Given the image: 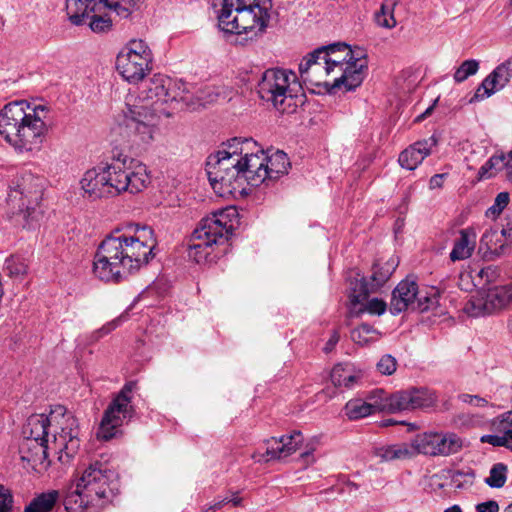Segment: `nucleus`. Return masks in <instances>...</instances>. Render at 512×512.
I'll list each match as a JSON object with an SVG mask.
<instances>
[{
    "instance_id": "1",
    "label": "nucleus",
    "mask_w": 512,
    "mask_h": 512,
    "mask_svg": "<svg viewBox=\"0 0 512 512\" xmlns=\"http://www.w3.org/2000/svg\"><path fill=\"white\" fill-rule=\"evenodd\" d=\"M266 153L252 138L235 137L208 157L206 171L211 186L220 196L244 190V184L267 183Z\"/></svg>"
},
{
    "instance_id": "2",
    "label": "nucleus",
    "mask_w": 512,
    "mask_h": 512,
    "mask_svg": "<svg viewBox=\"0 0 512 512\" xmlns=\"http://www.w3.org/2000/svg\"><path fill=\"white\" fill-rule=\"evenodd\" d=\"M52 431L54 449L67 457L79 448L78 423L76 418L62 406L48 415H31L22 430L23 440L19 445V455L25 468L42 472L49 467L47 450Z\"/></svg>"
},
{
    "instance_id": "3",
    "label": "nucleus",
    "mask_w": 512,
    "mask_h": 512,
    "mask_svg": "<svg viewBox=\"0 0 512 512\" xmlns=\"http://www.w3.org/2000/svg\"><path fill=\"white\" fill-rule=\"evenodd\" d=\"M156 239L149 227L134 235L115 232L104 238L94 256L93 273L105 282H119L138 271L154 257Z\"/></svg>"
},
{
    "instance_id": "4",
    "label": "nucleus",
    "mask_w": 512,
    "mask_h": 512,
    "mask_svg": "<svg viewBox=\"0 0 512 512\" xmlns=\"http://www.w3.org/2000/svg\"><path fill=\"white\" fill-rule=\"evenodd\" d=\"M171 79L154 75L138 96L126 97L125 107L117 117L119 126L123 127L130 140L137 145H148L155 139L159 130L160 117L154 109L157 102H168Z\"/></svg>"
},
{
    "instance_id": "5",
    "label": "nucleus",
    "mask_w": 512,
    "mask_h": 512,
    "mask_svg": "<svg viewBox=\"0 0 512 512\" xmlns=\"http://www.w3.org/2000/svg\"><path fill=\"white\" fill-rule=\"evenodd\" d=\"M53 121L49 107L13 101L0 111V135L16 151H39Z\"/></svg>"
},
{
    "instance_id": "6",
    "label": "nucleus",
    "mask_w": 512,
    "mask_h": 512,
    "mask_svg": "<svg viewBox=\"0 0 512 512\" xmlns=\"http://www.w3.org/2000/svg\"><path fill=\"white\" fill-rule=\"evenodd\" d=\"M149 183L150 175L146 165L128 157L93 167L80 180L84 194L92 200L112 198L124 192L136 194Z\"/></svg>"
},
{
    "instance_id": "7",
    "label": "nucleus",
    "mask_w": 512,
    "mask_h": 512,
    "mask_svg": "<svg viewBox=\"0 0 512 512\" xmlns=\"http://www.w3.org/2000/svg\"><path fill=\"white\" fill-rule=\"evenodd\" d=\"M218 27L227 34H245L253 40L264 32L269 20L271 0H216Z\"/></svg>"
},
{
    "instance_id": "8",
    "label": "nucleus",
    "mask_w": 512,
    "mask_h": 512,
    "mask_svg": "<svg viewBox=\"0 0 512 512\" xmlns=\"http://www.w3.org/2000/svg\"><path fill=\"white\" fill-rule=\"evenodd\" d=\"M238 212L226 207L204 217L194 229L188 247V257L200 264L208 261L214 246L227 241L238 224Z\"/></svg>"
},
{
    "instance_id": "9",
    "label": "nucleus",
    "mask_w": 512,
    "mask_h": 512,
    "mask_svg": "<svg viewBox=\"0 0 512 512\" xmlns=\"http://www.w3.org/2000/svg\"><path fill=\"white\" fill-rule=\"evenodd\" d=\"M117 475L101 462L90 464L75 480V488L66 498V504L79 508L102 506L116 495Z\"/></svg>"
},
{
    "instance_id": "10",
    "label": "nucleus",
    "mask_w": 512,
    "mask_h": 512,
    "mask_svg": "<svg viewBox=\"0 0 512 512\" xmlns=\"http://www.w3.org/2000/svg\"><path fill=\"white\" fill-rule=\"evenodd\" d=\"M324 58L335 73L332 89L352 91L359 87L367 74V60L355 57L351 48L345 43L320 47Z\"/></svg>"
},
{
    "instance_id": "11",
    "label": "nucleus",
    "mask_w": 512,
    "mask_h": 512,
    "mask_svg": "<svg viewBox=\"0 0 512 512\" xmlns=\"http://www.w3.org/2000/svg\"><path fill=\"white\" fill-rule=\"evenodd\" d=\"M300 90L296 74L291 70L273 68L266 70L258 83V93L261 99L271 102L281 111L287 112L297 104L294 98Z\"/></svg>"
},
{
    "instance_id": "12",
    "label": "nucleus",
    "mask_w": 512,
    "mask_h": 512,
    "mask_svg": "<svg viewBox=\"0 0 512 512\" xmlns=\"http://www.w3.org/2000/svg\"><path fill=\"white\" fill-rule=\"evenodd\" d=\"M154 55L148 43L142 39H131L116 56V70L121 77L137 84L144 80L153 69Z\"/></svg>"
},
{
    "instance_id": "13",
    "label": "nucleus",
    "mask_w": 512,
    "mask_h": 512,
    "mask_svg": "<svg viewBox=\"0 0 512 512\" xmlns=\"http://www.w3.org/2000/svg\"><path fill=\"white\" fill-rule=\"evenodd\" d=\"M439 291L436 287L419 288L417 282L407 277L400 281L392 292L390 312L400 314L408 309L425 312L439 304Z\"/></svg>"
},
{
    "instance_id": "14",
    "label": "nucleus",
    "mask_w": 512,
    "mask_h": 512,
    "mask_svg": "<svg viewBox=\"0 0 512 512\" xmlns=\"http://www.w3.org/2000/svg\"><path fill=\"white\" fill-rule=\"evenodd\" d=\"M136 387V382L129 381L112 398L100 422L97 432L99 439H112L118 434L119 428L133 418L135 409L132 405V393Z\"/></svg>"
},
{
    "instance_id": "15",
    "label": "nucleus",
    "mask_w": 512,
    "mask_h": 512,
    "mask_svg": "<svg viewBox=\"0 0 512 512\" xmlns=\"http://www.w3.org/2000/svg\"><path fill=\"white\" fill-rule=\"evenodd\" d=\"M512 302V283L494 285L480 296H472L465 304L464 312L470 317H481L494 313Z\"/></svg>"
},
{
    "instance_id": "16",
    "label": "nucleus",
    "mask_w": 512,
    "mask_h": 512,
    "mask_svg": "<svg viewBox=\"0 0 512 512\" xmlns=\"http://www.w3.org/2000/svg\"><path fill=\"white\" fill-rule=\"evenodd\" d=\"M322 54V50L317 48L301 60L299 64L301 80L315 86L323 85L329 92H335L337 89L331 88L335 73L325 60V55Z\"/></svg>"
},
{
    "instance_id": "17",
    "label": "nucleus",
    "mask_w": 512,
    "mask_h": 512,
    "mask_svg": "<svg viewBox=\"0 0 512 512\" xmlns=\"http://www.w3.org/2000/svg\"><path fill=\"white\" fill-rule=\"evenodd\" d=\"M391 274L392 270L390 267L383 268L375 265L369 280L359 274H357L354 279H350L349 298H351L354 307L356 304L361 303L363 300L368 298L370 293L376 292L380 287H382Z\"/></svg>"
},
{
    "instance_id": "18",
    "label": "nucleus",
    "mask_w": 512,
    "mask_h": 512,
    "mask_svg": "<svg viewBox=\"0 0 512 512\" xmlns=\"http://www.w3.org/2000/svg\"><path fill=\"white\" fill-rule=\"evenodd\" d=\"M303 441L300 431H294L289 435H283L280 438H271L266 441L265 453L255 452L252 459L256 462H268L270 460L281 459L294 453Z\"/></svg>"
},
{
    "instance_id": "19",
    "label": "nucleus",
    "mask_w": 512,
    "mask_h": 512,
    "mask_svg": "<svg viewBox=\"0 0 512 512\" xmlns=\"http://www.w3.org/2000/svg\"><path fill=\"white\" fill-rule=\"evenodd\" d=\"M512 77L511 62L505 61L499 64L489 75H487L477 88L470 102L482 101L489 98L497 91L502 90Z\"/></svg>"
},
{
    "instance_id": "20",
    "label": "nucleus",
    "mask_w": 512,
    "mask_h": 512,
    "mask_svg": "<svg viewBox=\"0 0 512 512\" xmlns=\"http://www.w3.org/2000/svg\"><path fill=\"white\" fill-rule=\"evenodd\" d=\"M26 179H22V183L17 185V188H11L8 199L14 202L18 196L20 200L19 209L24 213L28 225H33V222H38L42 217V212L36 208L37 201L40 197V190H27L25 186Z\"/></svg>"
},
{
    "instance_id": "21",
    "label": "nucleus",
    "mask_w": 512,
    "mask_h": 512,
    "mask_svg": "<svg viewBox=\"0 0 512 512\" xmlns=\"http://www.w3.org/2000/svg\"><path fill=\"white\" fill-rule=\"evenodd\" d=\"M436 144L437 139L434 136L411 144L400 153L398 157L400 166L407 170H415L431 154Z\"/></svg>"
},
{
    "instance_id": "22",
    "label": "nucleus",
    "mask_w": 512,
    "mask_h": 512,
    "mask_svg": "<svg viewBox=\"0 0 512 512\" xmlns=\"http://www.w3.org/2000/svg\"><path fill=\"white\" fill-rule=\"evenodd\" d=\"M330 378L335 387L352 389L363 383L365 372L353 363H338L333 367Z\"/></svg>"
},
{
    "instance_id": "23",
    "label": "nucleus",
    "mask_w": 512,
    "mask_h": 512,
    "mask_svg": "<svg viewBox=\"0 0 512 512\" xmlns=\"http://www.w3.org/2000/svg\"><path fill=\"white\" fill-rule=\"evenodd\" d=\"M511 242L498 229H487L479 241V252L484 258L494 260L505 254Z\"/></svg>"
},
{
    "instance_id": "24",
    "label": "nucleus",
    "mask_w": 512,
    "mask_h": 512,
    "mask_svg": "<svg viewBox=\"0 0 512 512\" xmlns=\"http://www.w3.org/2000/svg\"><path fill=\"white\" fill-rule=\"evenodd\" d=\"M476 243L477 233L474 228L468 227L461 229L449 255L451 261L456 262L470 258L476 247Z\"/></svg>"
},
{
    "instance_id": "25",
    "label": "nucleus",
    "mask_w": 512,
    "mask_h": 512,
    "mask_svg": "<svg viewBox=\"0 0 512 512\" xmlns=\"http://www.w3.org/2000/svg\"><path fill=\"white\" fill-rule=\"evenodd\" d=\"M66 13L74 25L83 24L92 13H102L98 0H66Z\"/></svg>"
},
{
    "instance_id": "26",
    "label": "nucleus",
    "mask_w": 512,
    "mask_h": 512,
    "mask_svg": "<svg viewBox=\"0 0 512 512\" xmlns=\"http://www.w3.org/2000/svg\"><path fill=\"white\" fill-rule=\"evenodd\" d=\"M374 456L383 462L404 460L413 456L412 445L407 443H396L380 445L373 449Z\"/></svg>"
},
{
    "instance_id": "27",
    "label": "nucleus",
    "mask_w": 512,
    "mask_h": 512,
    "mask_svg": "<svg viewBox=\"0 0 512 512\" xmlns=\"http://www.w3.org/2000/svg\"><path fill=\"white\" fill-rule=\"evenodd\" d=\"M265 170H267V183L275 181L288 173L290 162L287 154L277 150L270 155L266 154Z\"/></svg>"
},
{
    "instance_id": "28",
    "label": "nucleus",
    "mask_w": 512,
    "mask_h": 512,
    "mask_svg": "<svg viewBox=\"0 0 512 512\" xmlns=\"http://www.w3.org/2000/svg\"><path fill=\"white\" fill-rule=\"evenodd\" d=\"M499 276V270L495 266H487L481 269L472 270L470 277L474 286L478 288L476 296H480L482 293H485L488 288H492V286L497 285L496 283Z\"/></svg>"
},
{
    "instance_id": "29",
    "label": "nucleus",
    "mask_w": 512,
    "mask_h": 512,
    "mask_svg": "<svg viewBox=\"0 0 512 512\" xmlns=\"http://www.w3.org/2000/svg\"><path fill=\"white\" fill-rule=\"evenodd\" d=\"M435 456H449L459 452L463 446L462 439L455 433H438Z\"/></svg>"
},
{
    "instance_id": "30",
    "label": "nucleus",
    "mask_w": 512,
    "mask_h": 512,
    "mask_svg": "<svg viewBox=\"0 0 512 512\" xmlns=\"http://www.w3.org/2000/svg\"><path fill=\"white\" fill-rule=\"evenodd\" d=\"M438 432H425L417 435L411 442L413 455L421 453L424 455L435 456L437 448Z\"/></svg>"
},
{
    "instance_id": "31",
    "label": "nucleus",
    "mask_w": 512,
    "mask_h": 512,
    "mask_svg": "<svg viewBox=\"0 0 512 512\" xmlns=\"http://www.w3.org/2000/svg\"><path fill=\"white\" fill-rule=\"evenodd\" d=\"M409 390L414 410L433 407L437 402L435 392L426 387H411Z\"/></svg>"
},
{
    "instance_id": "32",
    "label": "nucleus",
    "mask_w": 512,
    "mask_h": 512,
    "mask_svg": "<svg viewBox=\"0 0 512 512\" xmlns=\"http://www.w3.org/2000/svg\"><path fill=\"white\" fill-rule=\"evenodd\" d=\"M58 492L51 490L35 497L24 512H50L58 499Z\"/></svg>"
},
{
    "instance_id": "33",
    "label": "nucleus",
    "mask_w": 512,
    "mask_h": 512,
    "mask_svg": "<svg viewBox=\"0 0 512 512\" xmlns=\"http://www.w3.org/2000/svg\"><path fill=\"white\" fill-rule=\"evenodd\" d=\"M345 414L350 420H359L370 415H373L374 412L371 409V406L368 404L366 398L360 399L355 398L349 400L345 407Z\"/></svg>"
},
{
    "instance_id": "34",
    "label": "nucleus",
    "mask_w": 512,
    "mask_h": 512,
    "mask_svg": "<svg viewBox=\"0 0 512 512\" xmlns=\"http://www.w3.org/2000/svg\"><path fill=\"white\" fill-rule=\"evenodd\" d=\"M366 400L371 406L372 411L390 413V394L382 389H374L366 395Z\"/></svg>"
},
{
    "instance_id": "35",
    "label": "nucleus",
    "mask_w": 512,
    "mask_h": 512,
    "mask_svg": "<svg viewBox=\"0 0 512 512\" xmlns=\"http://www.w3.org/2000/svg\"><path fill=\"white\" fill-rule=\"evenodd\" d=\"M390 407V413L414 411L409 388L391 393Z\"/></svg>"
},
{
    "instance_id": "36",
    "label": "nucleus",
    "mask_w": 512,
    "mask_h": 512,
    "mask_svg": "<svg viewBox=\"0 0 512 512\" xmlns=\"http://www.w3.org/2000/svg\"><path fill=\"white\" fill-rule=\"evenodd\" d=\"M363 300L361 303L356 304L354 307V304L352 303V300L350 299L351 303V312L360 314L363 312H367L372 315H382L386 311L387 305L386 302L382 299L378 298H372L368 301Z\"/></svg>"
},
{
    "instance_id": "37",
    "label": "nucleus",
    "mask_w": 512,
    "mask_h": 512,
    "mask_svg": "<svg viewBox=\"0 0 512 512\" xmlns=\"http://www.w3.org/2000/svg\"><path fill=\"white\" fill-rule=\"evenodd\" d=\"M379 332L369 324H361L351 332L352 340L359 345H367L379 339Z\"/></svg>"
},
{
    "instance_id": "38",
    "label": "nucleus",
    "mask_w": 512,
    "mask_h": 512,
    "mask_svg": "<svg viewBox=\"0 0 512 512\" xmlns=\"http://www.w3.org/2000/svg\"><path fill=\"white\" fill-rule=\"evenodd\" d=\"M27 263L25 259L18 255H11L4 262V271L11 278L22 277L27 273Z\"/></svg>"
},
{
    "instance_id": "39",
    "label": "nucleus",
    "mask_w": 512,
    "mask_h": 512,
    "mask_svg": "<svg viewBox=\"0 0 512 512\" xmlns=\"http://www.w3.org/2000/svg\"><path fill=\"white\" fill-rule=\"evenodd\" d=\"M505 154L493 155L485 162L479 170L481 179L491 178L496 172L504 173Z\"/></svg>"
},
{
    "instance_id": "40",
    "label": "nucleus",
    "mask_w": 512,
    "mask_h": 512,
    "mask_svg": "<svg viewBox=\"0 0 512 512\" xmlns=\"http://www.w3.org/2000/svg\"><path fill=\"white\" fill-rule=\"evenodd\" d=\"M507 479V466L503 463H497L490 469L489 477L485 479V483L491 488H501Z\"/></svg>"
},
{
    "instance_id": "41",
    "label": "nucleus",
    "mask_w": 512,
    "mask_h": 512,
    "mask_svg": "<svg viewBox=\"0 0 512 512\" xmlns=\"http://www.w3.org/2000/svg\"><path fill=\"white\" fill-rule=\"evenodd\" d=\"M479 70V61L475 59H469L462 62V64L456 69L453 78L457 83L465 81L468 77L475 75Z\"/></svg>"
},
{
    "instance_id": "42",
    "label": "nucleus",
    "mask_w": 512,
    "mask_h": 512,
    "mask_svg": "<svg viewBox=\"0 0 512 512\" xmlns=\"http://www.w3.org/2000/svg\"><path fill=\"white\" fill-rule=\"evenodd\" d=\"M492 428L512 440V410L503 413L492 421Z\"/></svg>"
},
{
    "instance_id": "43",
    "label": "nucleus",
    "mask_w": 512,
    "mask_h": 512,
    "mask_svg": "<svg viewBox=\"0 0 512 512\" xmlns=\"http://www.w3.org/2000/svg\"><path fill=\"white\" fill-rule=\"evenodd\" d=\"M220 96V91L218 88L213 86H205L202 89H199L196 92V104L198 106H205L207 104H211Z\"/></svg>"
},
{
    "instance_id": "44",
    "label": "nucleus",
    "mask_w": 512,
    "mask_h": 512,
    "mask_svg": "<svg viewBox=\"0 0 512 512\" xmlns=\"http://www.w3.org/2000/svg\"><path fill=\"white\" fill-rule=\"evenodd\" d=\"M510 201L508 192H500L497 194L494 203L486 211V216L489 218H497L502 211L507 207Z\"/></svg>"
},
{
    "instance_id": "45",
    "label": "nucleus",
    "mask_w": 512,
    "mask_h": 512,
    "mask_svg": "<svg viewBox=\"0 0 512 512\" xmlns=\"http://www.w3.org/2000/svg\"><path fill=\"white\" fill-rule=\"evenodd\" d=\"M90 17L91 21L89 22V27L93 32L104 33L111 29L112 21L106 15H101V13H92Z\"/></svg>"
},
{
    "instance_id": "46",
    "label": "nucleus",
    "mask_w": 512,
    "mask_h": 512,
    "mask_svg": "<svg viewBox=\"0 0 512 512\" xmlns=\"http://www.w3.org/2000/svg\"><path fill=\"white\" fill-rule=\"evenodd\" d=\"M375 21L378 26L388 29L396 25L392 10L385 5H382L380 11L375 14Z\"/></svg>"
},
{
    "instance_id": "47",
    "label": "nucleus",
    "mask_w": 512,
    "mask_h": 512,
    "mask_svg": "<svg viewBox=\"0 0 512 512\" xmlns=\"http://www.w3.org/2000/svg\"><path fill=\"white\" fill-rule=\"evenodd\" d=\"M376 368L382 375H392L397 369V360L392 355L385 354L377 362Z\"/></svg>"
},
{
    "instance_id": "48",
    "label": "nucleus",
    "mask_w": 512,
    "mask_h": 512,
    "mask_svg": "<svg viewBox=\"0 0 512 512\" xmlns=\"http://www.w3.org/2000/svg\"><path fill=\"white\" fill-rule=\"evenodd\" d=\"M458 423L467 427H481L486 421L478 414H462L458 417Z\"/></svg>"
},
{
    "instance_id": "49",
    "label": "nucleus",
    "mask_w": 512,
    "mask_h": 512,
    "mask_svg": "<svg viewBox=\"0 0 512 512\" xmlns=\"http://www.w3.org/2000/svg\"><path fill=\"white\" fill-rule=\"evenodd\" d=\"M106 8L115 11V13L121 18H127L131 14V8L127 6L126 2H120L119 0H114L103 6L102 11Z\"/></svg>"
},
{
    "instance_id": "50",
    "label": "nucleus",
    "mask_w": 512,
    "mask_h": 512,
    "mask_svg": "<svg viewBox=\"0 0 512 512\" xmlns=\"http://www.w3.org/2000/svg\"><path fill=\"white\" fill-rule=\"evenodd\" d=\"M13 497L10 491L0 485V512H11Z\"/></svg>"
},
{
    "instance_id": "51",
    "label": "nucleus",
    "mask_w": 512,
    "mask_h": 512,
    "mask_svg": "<svg viewBox=\"0 0 512 512\" xmlns=\"http://www.w3.org/2000/svg\"><path fill=\"white\" fill-rule=\"evenodd\" d=\"M480 441L482 443L491 444L492 446H495V447H507L509 439L504 434H502V435L487 434V435L481 436Z\"/></svg>"
},
{
    "instance_id": "52",
    "label": "nucleus",
    "mask_w": 512,
    "mask_h": 512,
    "mask_svg": "<svg viewBox=\"0 0 512 512\" xmlns=\"http://www.w3.org/2000/svg\"><path fill=\"white\" fill-rule=\"evenodd\" d=\"M459 399L463 403H467L473 405L475 407H484L487 406L489 400L478 395H470V394H461L459 395Z\"/></svg>"
},
{
    "instance_id": "53",
    "label": "nucleus",
    "mask_w": 512,
    "mask_h": 512,
    "mask_svg": "<svg viewBox=\"0 0 512 512\" xmlns=\"http://www.w3.org/2000/svg\"><path fill=\"white\" fill-rule=\"evenodd\" d=\"M125 319L124 315H121L118 318L113 319L112 321L103 325L98 331H96L97 338H100L104 335L109 334L111 331L116 329Z\"/></svg>"
},
{
    "instance_id": "54",
    "label": "nucleus",
    "mask_w": 512,
    "mask_h": 512,
    "mask_svg": "<svg viewBox=\"0 0 512 512\" xmlns=\"http://www.w3.org/2000/svg\"><path fill=\"white\" fill-rule=\"evenodd\" d=\"M502 234L512 242V211H508L502 224Z\"/></svg>"
},
{
    "instance_id": "55",
    "label": "nucleus",
    "mask_w": 512,
    "mask_h": 512,
    "mask_svg": "<svg viewBox=\"0 0 512 512\" xmlns=\"http://www.w3.org/2000/svg\"><path fill=\"white\" fill-rule=\"evenodd\" d=\"M477 512H499V505L496 501L490 500L476 505Z\"/></svg>"
},
{
    "instance_id": "56",
    "label": "nucleus",
    "mask_w": 512,
    "mask_h": 512,
    "mask_svg": "<svg viewBox=\"0 0 512 512\" xmlns=\"http://www.w3.org/2000/svg\"><path fill=\"white\" fill-rule=\"evenodd\" d=\"M504 176L507 181L512 183V149L505 154Z\"/></svg>"
},
{
    "instance_id": "57",
    "label": "nucleus",
    "mask_w": 512,
    "mask_h": 512,
    "mask_svg": "<svg viewBox=\"0 0 512 512\" xmlns=\"http://www.w3.org/2000/svg\"><path fill=\"white\" fill-rule=\"evenodd\" d=\"M447 177L446 173L435 174L429 180V188L431 190L439 189L443 186L444 179Z\"/></svg>"
},
{
    "instance_id": "58",
    "label": "nucleus",
    "mask_w": 512,
    "mask_h": 512,
    "mask_svg": "<svg viewBox=\"0 0 512 512\" xmlns=\"http://www.w3.org/2000/svg\"><path fill=\"white\" fill-rule=\"evenodd\" d=\"M228 498H223L218 501H214L213 503L207 505L203 512H216L217 510H220L225 504H227Z\"/></svg>"
},
{
    "instance_id": "59",
    "label": "nucleus",
    "mask_w": 512,
    "mask_h": 512,
    "mask_svg": "<svg viewBox=\"0 0 512 512\" xmlns=\"http://www.w3.org/2000/svg\"><path fill=\"white\" fill-rule=\"evenodd\" d=\"M339 339V334L336 331H334L324 347L325 352H330L338 343Z\"/></svg>"
},
{
    "instance_id": "60",
    "label": "nucleus",
    "mask_w": 512,
    "mask_h": 512,
    "mask_svg": "<svg viewBox=\"0 0 512 512\" xmlns=\"http://www.w3.org/2000/svg\"><path fill=\"white\" fill-rule=\"evenodd\" d=\"M434 103H436V101ZM434 105L435 104L429 106L422 114L417 116L416 121L420 122V121L424 120L427 116H429L431 114V112L433 111Z\"/></svg>"
},
{
    "instance_id": "61",
    "label": "nucleus",
    "mask_w": 512,
    "mask_h": 512,
    "mask_svg": "<svg viewBox=\"0 0 512 512\" xmlns=\"http://www.w3.org/2000/svg\"><path fill=\"white\" fill-rule=\"evenodd\" d=\"M242 499L237 495V493L233 494L231 498H228L227 503H231L233 506H240Z\"/></svg>"
},
{
    "instance_id": "62",
    "label": "nucleus",
    "mask_w": 512,
    "mask_h": 512,
    "mask_svg": "<svg viewBox=\"0 0 512 512\" xmlns=\"http://www.w3.org/2000/svg\"><path fill=\"white\" fill-rule=\"evenodd\" d=\"M140 0H129L126 2L127 6L131 8V12L140 7Z\"/></svg>"
},
{
    "instance_id": "63",
    "label": "nucleus",
    "mask_w": 512,
    "mask_h": 512,
    "mask_svg": "<svg viewBox=\"0 0 512 512\" xmlns=\"http://www.w3.org/2000/svg\"><path fill=\"white\" fill-rule=\"evenodd\" d=\"M444 512H462V509L459 505H453L447 509L444 510Z\"/></svg>"
},
{
    "instance_id": "64",
    "label": "nucleus",
    "mask_w": 512,
    "mask_h": 512,
    "mask_svg": "<svg viewBox=\"0 0 512 512\" xmlns=\"http://www.w3.org/2000/svg\"><path fill=\"white\" fill-rule=\"evenodd\" d=\"M301 458H303L304 460L311 459V462H314V458H313L312 453L310 451L302 453L301 454Z\"/></svg>"
}]
</instances>
